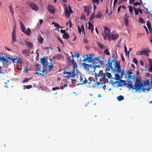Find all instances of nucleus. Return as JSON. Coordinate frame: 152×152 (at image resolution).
<instances>
[{"label":"nucleus","mask_w":152,"mask_h":152,"mask_svg":"<svg viewBox=\"0 0 152 152\" xmlns=\"http://www.w3.org/2000/svg\"><path fill=\"white\" fill-rule=\"evenodd\" d=\"M112 56L111 57L112 58H114L112 60H111V57H110L108 58V61L106 64V66L112 69L113 68L112 66V63H113V65L114 66V70L117 73L119 74H121V70L120 66L119 64H118L116 62V60L114 56L115 54H112Z\"/></svg>","instance_id":"1"},{"label":"nucleus","mask_w":152,"mask_h":152,"mask_svg":"<svg viewBox=\"0 0 152 152\" xmlns=\"http://www.w3.org/2000/svg\"><path fill=\"white\" fill-rule=\"evenodd\" d=\"M104 31L102 34L104 39L106 40L107 39L109 41L110 40L115 39L117 37L115 35L113 34L111 32L110 29L106 26L104 27Z\"/></svg>","instance_id":"2"},{"label":"nucleus","mask_w":152,"mask_h":152,"mask_svg":"<svg viewBox=\"0 0 152 152\" xmlns=\"http://www.w3.org/2000/svg\"><path fill=\"white\" fill-rule=\"evenodd\" d=\"M104 31L102 34L104 39L106 40L107 39L109 41L110 40L115 39L117 37L115 35L113 34L111 32L110 29L106 26L104 27Z\"/></svg>","instance_id":"3"},{"label":"nucleus","mask_w":152,"mask_h":152,"mask_svg":"<svg viewBox=\"0 0 152 152\" xmlns=\"http://www.w3.org/2000/svg\"><path fill=\"white\" fill-rule=\"evenodd\" d=\"M143 83L142 81H136L134 84V85H132L130 84H128V86L129 89L132 88L133 89H134L136 91H139L140 90L142 89V91H144L146 88H143ZM151 88H148L146 90L148 91L151 89Z\"/></svg>","instance_id":"4"},{"label":"nucleus","mask_w":152,"mask_h":152,"mask_svg":"<svg viewBox=\"0 0 152 152\" xmlns=\"http://www.w3.org/2000/svg\"><path fill=\"white\" fill-rule=\"evenodd\" d=\"M101 57L99 56H98L96 58H95L93 60L92 62V64H93V66L94 67H100V64L101 65H103L104 63L103 61H101L100 59Z\"/></svg>","instance_id":"5"},{"label":"nucleus","mask_w":152,"mask_h":152,"mask_svg":"<svg viewBox=\"0 0 152 152\" xmlns=\"http://www.w3.org/2000/svg\"><path fill=\"white\" fill-rule=\"evenodd\" d=\"M49 61L48 60L46 61L45 63V65H44L43 66L45 68V69L48 72L50 71L53 68V66L52 64V59L51 58H49Z\"/></svg>","instance_id":"6"},{"label":"nucleus","mask_w":152,"mask_h":152,"mask_svg":"<svg viewBox=\"0 0 152 152\" xmlns=\"http://www.w3.org/2000/svg\"><path fill=\"white\" fill-rule=\"evenodd\" d=\"M84 80L83 81V76L80 75L79 77L77 76V77L76 78V79L73 80V81H76L80 83V84H83L86 83L87 82V80L86 79V78L85 77H84Z\"/></svg>","instance_id":"7"},{"label":"nucleus","mask_w":152,"mask_h":152,"mask_svg":"<svg viewBox=\"0 0 152 152\" xmlns=\"http://www.w3.org/2000/svg\"><path fill=\"white\" fill-rule=\"evenodd\" d=\"M93 56H94V54H90L89 55H86L85 56H83V57L84 58L83 61H85L86 60L88 61L89 63H91L94 59V58H95L93 57Z\"/></svg>","instance_id":"8"},{"label":"nucleus","mask_w":152,"mask_h":152,"mask_svg":"<svg viewBox=\"0 0 152 152\" xmlns=\"http://www.w3.org/2000/svg\"><path fill=\"white\" fill-rule=\"evenodd\" d=\"M68 8L69 9L68 10L67 7L66 6L65 8V11L64 12L65 16L68 18L70 17V13H73V11L71 10L70 6V5H69Z\"/></svg>","instance_id":"9"},{"label":"nucleus","mask_w":152,"mask_h":152,"mask_svg":"<svg viewBox=\"0 0 152 152\" xmlns=\"http://www.w3.org/2000/svg\"><path fill=\"white\" fill-rule=\"evenodd\" d=\"M28 5L30 8L33 10L38 11L39 10L38 7L34 2L30 3Z\"/></svg>","instance_id":"10"},{"label":"nucleus","mask_w":152,"mask_h":152,"mask_svg":"<svg viewBox=\"0 0 152 152\" xmlns=\"http://www.w3.org/2000/svg\"><path fill=\"white\" fill-rule=\"evenodd\" d=\"M47 9L48 11L51 13H55V9L54 7L52 5H48V6Z\"/></svg>","instance_id":"11"},{"label":"nucleus","mask_w":152,"mask_h":152,"mask_svg":"<svg viewBox=\"0 0 152 152\" xmlns=\"http://www.w3.org/2000/svg\"><path fill=\"white\" fill-rule=\"evenodd\" d=\"M114 84H115V86L116 87H118L119 86H122L124 85V84L123 83V81L120 80L119 81H116L114 83Z\"/></svg>","instance_id":"12"},{"label":"nucleus","mask_w":152,"mask_h":152,"mask_svg":"<svg viewBox=\"0 0 152 152\" xmlns=\"http://www.w3.org/2000/svg\"><path fill=\"white\" fill-rule=\"evenodd\" d=\"M36 66L37 67V69H36V71L37 72H42L43 73H44V72L47 71L45 69H42L41 68V67L40 65L39 64H38Z\"/></svg>","instance_id":"13"},{"label":"nucleus","mask_w":152,"mask_h":152,"mask_svg":"<svg viewBox=\"0 0 152 152\" xmlns=\"http://www.w3.org/2000/svg\"><path fill=\"white\" fill-rule=\"evenodd\" d=\"M16 33L15 30V27L13 29L12 34V41L13 43H14L16 40Z\"/></svg>","instance_id":"14"},{"label":"nucleus","mask_w":152,"mask_h":152,"mask_svg":"<svg viewBox=\"0 0 152 152\" xmlns=\"http://www.w3.org/2000/svg\"><path fill=\"white\" fill-rule=\"evenodd\" d=\"M103 74L102 73V71H100L98 73H95V80H98V77H99L100 76L101 77H102L103 76Z\"/></svg>","instance_id":"15"},{"label":"nucleus","mask_w":152,"mask_h":152,"mask_svg":"<svg viewBox=\"0 0 152 152\" xmlns=\"http://www.w3.org/2000/svg\"><path fill=\"white\" fill-rule=\"evenodd\" d=\"M22 54H24L26 56H29L30 53V51L28 50H25L22 51Z\"/></svg>","instance_id":"16"},{"label":"nucleus","mask_w":152,"mask_h":152,"mask_svg":"<svg viewBox=\"0 0 152 152\" xmlns=\"http://www.w3.org/2000/svg\"><path fill=\"white\" fill-rule=\"evenodd\" d=\"M150 52V50H142L141 52L142 55H145L146 56H148L149 55L148 53Z\"/></svg>","instance_id":"17"},{"label":"nucleus","mask_w":152,"mask_h":152,"mask_svg":"<svg viewBox=\"0 0 152 152\" xmlns=\"http://www.w3.org/2000/svg\"><path fill=\"white\" fill-rule=\"evenodd\" d=\"M63 57V55L62 54L58 53L54 57V59H60L62 58Z\"/></svg>","instance_id":"18"},{"label":"nucleus","mask_w":152,"mask_h":152,"mask_svg":"<svg viewBox=\"0 0 152 152\" xmlns=\"http://www.w3.org/2000/svg\"><path fill=\"white\" fill-rule=\"evenodd\" d=\"M84 8L85 12L87 13V15L88 16L90 13L89 7L87 6H84Z\"/></svg>","instance_id":"19"},{"label":"nucleus","mask_w":152,"mask_h":152,"mask_svg":"<svg viewBox=\"0 0 152 152\" xmlns=\"http://www.w3.org/2000/svg\"><path fill=\"white\" fill-rule=\"evenodd\" d=\"M20 24V26L22 32L24 33L25 31L26 28L23 25V23L21 21H19Z\"/></svg>","instance_id":"20"},{"label":"nucleus","mask_w":152,"mask_h":152,"mask_svg":"<svg viewBox=\"0 0 152 152\" xmlns=\"http://www.w3.org/2000/svg\"><path fill=\"white\" fill-rule=\"evenodd\" d=\"M83 65L85 69H86V70H89V68L90 67V65L87 64L85 63H84L83 64Z\"/></svg>","instance_id":"21"},{"label":"nucleus","mask_w":152,"mask_h":152,"mask_svg":"<svg viewBox=\"0 0 152 152\" xmlns=\"http://www.w3.org/2000/svg\"><path fill=\"white\" fill-rule=\"evenodd\" d=\"M31 32V30L29 28H28L26 30H25V31L24 33L28 36H29Z\"/></svg>","instance_id":"22"},{"label":"nucleus","mask_w":152,"mask_h":152,"mask_svg":"<svg viewBox=\"0 0 152 152\" xmlns=\"http://www.w3.org/2000/svg\"><path fill=\"white\" fill-rule=\"evenodd\" d=\"M88 29L90 30L91 29V31L92 32V31L94 30L93 26L91 24V23L90 22H89L88 23Z\"/></svg>","instance_id":"23"},{"label":"nucleus","mask_w":152,"mask_h":152,"mask_svg":"<svg viewBox=\"0 0 152 152\" xmlns=\"http://www.w3.org/2000/svg\"><path fill=\"white\" fill-rule=\"evenodd\" d=\"M25 45L30 48H32L33 46V45L31 43L27 42H26Z\"/></svg>","instance_id":"24"},{"label":"nucleus","mask_w":152,"mask_h":152,"mask_svg":"<svg viewBox=\"0 0 152 152\" xmlns=\"http://www.w3.org/2000/svg\"><path fill=\"white\" fill-rule=\"evenodd\" d=\"M71 63H72V64L73 65V68L75 69L77 67V63L74 59L72 60V61Z\"/></svg>","instance_id":"25"},{"label":"nucleus","mask_w":152,"mask_h":152,"mask_svg":"<svg viewBox=\"0 0 152 152\" xmlns=\"http://www.w3.org/2000/svg\"><path fill=\"white\" fill-rule=\"evenodd\" d=\"M105 76H106L108 78H110L111 77V75L110 73L108 72H106L105 75L103 77V78L104 79H105Z\"/></svg>","instance_id":"26"},{"label":"nucleus","mask_w":152,"mask_h":152,"mask_svg":"<svg viewBox=\"0 0 152 152\" xmlns=\"http://www.w3.org/2000/svg\"><path fill=\"white\" fill-rule=\"evenodd\" d=\"M38 39L40 44L42 43L44 39L42 37L41 35H40L39 37H38Z\"/></svg>","instance_id":"27"},{"label":"nucleus","mask_w":152,"mask_h":152,"mask_svg":"<svg viewBox=\"0 0 152 152\" xmlns=\"http://www.w3.org/2000/svg\"><path fill=\"white\" fill-rule=\"evenodd\" d=\"M8 57L7 56L6 58H5L4 56H2V58L1 61L4 62L6 61L8 62L9 61V58H8Z\"/></svg>","instance_id":"28"},{"label":"nucleus","mask_w":152,"mask_h":152,"mask_svg":"<svg viewBox=\"0 0 152 152\" xmlns=\"http://www.w3.org/2000/svg\"><path fill=\"white\" fill-rule=\"evenodd\" d=\"M102 15V14L101 13L100 11H99L98 12L97 14L95 15V17L96 18H101Z\"/></svg>","instance_id":"29"},{"label":"nucleus","mask_w":152,"mask_h":152,"mask_svg":"<svg viewBox=\"0 0 152 152\" xmlns=\"http://www.w3.org/2000/svg\"><path fill=\"white\" fill-rule=\"evenodd\" d=\"M63 37L64 39H68L69 37V35L67 33H66L63 35Z\"/></svg>","instance_id":"30"},{"label":"nucleus","mask_w":152,"mask_h":152,"mask_svg":"<svg viewBox=\"0 0 152 152\" xmlns=\"http://www.w3.org/2000/svg\"><path fill=\"white\" fill-rule=\"evenodd\" d=\"M41 64H42L43 66L44 65H45V63L46 62L45 59L44 57H43L41 58Z\"/></svg>","instance_id":"31"},{"label":"nucleus","mask_w":152,"mask_h":152,"mask_svg":"<svg viewBox=\"0 0 152 152\" xmlns=\"http://www.w3.org/2000/svg\"><path fill=\"white\" fill-rule=\"evenodd\" d=\"M117 98L119 101H121L124 99V97L123 96L120 95L117 97Z\"/></svg>","instance_id":"32"},{"label":"nucleus","mask_w":152,"mask_h":152,"mask_svg":"<svg viewBox=\"0 0 152 152\" xmlns=\"http://www.w3.org/2000/svg\"><path fill=\"white\" fill-rule=\"evenodd\" d=\"M8 58H9V59H10L13 62L15 63L16 62H17V63H18L19 62L18 60H17L15 58H12L10 57H8Z\"/></svg>","instance_id":"33"},{"label":"nucleus","mask_w":152,"mask_h":152,"mask_svg":"<svg viewBox=\"0 0 152 152\" xmlns=\"http://www.w3.org/2000/svg\"><path fill=\"white\" fill-rule=\"evenodd\" d=\"M68 74L70 75V76H73V77L76 76L75 72L73 71H72L70 72H68Z\"/></svg>","instance_id":"34"},{"label":"nucleus","mask_w":152,"mask_h":152,"mask_svg":"<svg viewBox=\"0 0 152 152\" xmlns=\"http://www.w3.org/2000/svg\"><path fill=\"white\" fill-rule=\"evenodd\" d=\"M133 8L134 11V13L135 15H138L139 14V11H138V8L137 9H136V8L134 7H133Z\"/></svg>","instance_id":"35"},{"label":"nucleus","mask_w":152,"mask_h":152,"mask_svg":"<svg viewBox=\"0 0 152 152\" xmlns=\"http://www.w3.org/2000/svg\"><path fill=\"white\" fill-rule=\"evenodd\" d=\"M23 89H25L26 88H27L28 89H30L31 88H32V86L31 85H28L26 86H23Z\"/></svg>","instance_id":"36"},{"label":"nucleus","mask_w":152,"mask_h":152,"mask_svg":"<svg viewBox=\"0 0 152 152\" xmlns=\"http://www.w3.org/2000/svg\"><path fill=\"white\" fill-rule=\"evenodd\" d=\"M124 21L125 25L127 26H129V21L128 19L124 20Z\"/></svg>","instance_id":"37"},{"label":"nucleus","mask_w":152,"mask_h":152,"mask_svg":"<svg viewBox=\"0 0 152 152\" xmlns=\"http://www.w3.org/2000/svg\"><path fill=\"white\" fill-rule=\"evenodd\" d=\"M53 23L54 24V26L56 27H57L58 28H59L61 27V26L58 23H55L54 22H53L52 23V24Z\"/></svg>","instance_id":"38"},{"label":"nucleus","mask_w":152,"mask_h":152,"mask_svg":"<svg viewBox=\"0 0 152 152\" xmlns=\"http://www.w3.org/2000/svg\"><path fill=\"white\" fill-rule=\"evenodd\" d=\"M97 45L101 49L103 48L104 47V45L102 44H101L99 42H98L97 43Z\"/></svg>","instance_id":"39"},{"label":"nucleus","mask_w":152,"mask_h":152,"mask_svg":"<svg viewBox=\"0 0 152 152\" xmlns=\"http://www.w3.org/2000/svg\"><path fill=\"white\" fill-rule=\"evenodd\" d=\"M94 13H92L91 15L90 18V20L91 21L93 19L94 16Z\"/></svg>","instance_id":"40"},{"label":"nucleus","mask_w":152,"mask_h":152,"mask_svg":"<svg viewBox=\"0 0 152 152\" xmlns=\"http://www.w3.org/2000/svg\"><path fill=\"white\" fill-rule=\"evenodd\" d=\"M100 0H92V3H96V5H98L99 3Z\"/></svg>","instance_id":"41"},{"label":"nucleus","mask_w":152,"mask_h":152,"mask_svg":"<svg viewBox=\"0 0 152 152\" xmlns=\"http://www.w3.org/2000/svg\"><path fill=\"white\" fill-rule=\"evenodd\" d=\"M104 53L107 55H109L110 54V53L108 51L107 49H106L104 51Z\"/></svg>","instance_id":"42"},{"label":"nucleus","mask_w":152,"mask_h":152,"mask_svg":"<svg viewBox=\"0 0 152 152\" xmlns=\"http://www.w3.org/2000/svg\"><path fill=\"white\" fill-rule=\"evenodd\" d=\"M128 8L129 9V12L131 13L133 11V9L132 7L131 6H128Z\"/></svg>","instance_id":"43"},{"label":"nucleus","mask_w":152,"mask_h":152,"mask_svg":"<svg viewBox=\"0 0 152 152\" xmlns=\"http://www.w3.org/2000/svg\"><path fill=\"white\" fill-rule=\"evenodd\" d=\"M139 22L142 23H145V21L141 18H140L139 19Z\"/></svg>","instance_id":"44"},{"label":"nucleus","mask_w":152,"mask_h":152,"mask_svg":"<svg viewBox=\"0 0 152 152\" xmlns=\"http://www.w3.org/2000/svg\"><path fill=\"white\" fill-rule=\"evenodd\" d=\"M47 73H48V71H47L46 73H45V74H42V73H40L36 72L35 74H37V75H43L45 76H47Z\"/></svg>","instance_id":"45"},{"label":"nucleus","mask_w":152,"mask_h":152,"mask_svg":"<svg viewBox=\"0 0 152 152\" xmlns=\"http://www.w3.org/2000/svg\"><path fill=\"white\" fill-rule=\"evenodd\" d=\"M74 56L75 57H77V58H79L80 56L79 53H78L77 52L76 53H75L74 54Z\"/></svg>","instance_id":"46"},{"label":"nucleus","mask_w":152,"mask_h":152,"mask_svg":"<svg viewBox=\"0 0 152 152\" xmlns=\"http://www.w3.org/2000/svg\"><path fill=\"white\" fill-rule=\"evenodd\" d=\"M119 75L118 74H116L115 75V78L116 80H119L120 78Z\"/></svg>","instance_id":"47"},{"label":"nucleus","mask_w":152,"mask_h":152,"mask_svg":"<svg viewBox=\"0 0 152 152\" xmlns=\"http://www.w3.org/2000/svg\"><path fill=\"white\" fill-rule=\"evenodd\" d=\"M31 78H26L22 81L23 83H26L28 82Z\"/></svg>","instance_id":"48"},{"label":"nucleus","mask_w":152,"mask_h":152,"mask_svg":"<svg viewBox=\"0 0 152 152\" xmlns=\"http://www.w3.org/2000/svg\"><path fill=\"white\" fill-rule=\"evenodd\" d=\"M133 4L134 6H136L137 5H139L140 4V3L138 2H136L134 3H133Z\"/></svg>","instance_id":"49"},{"label":"nucleus","mask_w":152,"mask_h":152,"mask_svg":"<svg viewBox=\"0 0 152 152\" xmlns=\"http://www.w3.org/2000/svg\"><path fill=\"white\" fill-rule=\"evenodd\" d=\"M68 23L69 24V27L71 28L72 27V22L71 21H69L68 23H67L66 25H67Z\"/></svg>","instance_id":"50"},{"label":"nucleus","mask_w":152,"mask_h":152,"mask_svg":"<svg viewBox=\"0 0 152 152\" xmlns=\"http://www.w3.org/2000/svg\"><path fill=\"white\" fill-rule=\"evenodd\" d=\"M133 62L136 64H137V59L135 58H133Z\"/></svg>","instance_id":"51"},{"label":"nucleus","mask_w":152,"mask_h":152,"mask_svg":"<svg viewBox=\"0 0 152 152\" xmlns=\"http://www.w3.org/2000/svg\"><path fill=\"white\" fill-rule=\"evenodd\" d=\"M148 70L149 72H152V64L150 65V68H149Z\"/></svg>","instance_id":"52"},{"label":"nucleus","mask_w":152,"mask_h":152,"mask_svg":"<svg viewBox=\"0 0 152 152\" xmlns=\"http://www.w3.org/2000/svg\"><path fill=\"white\" fill-rule=\"evenodd\" d=\"M129 17V16L127 15L126 14L124 18V20L128 19V18Z\"/></svg>","instance_id":"53"},{"label":"nucleus","mask_w":152,"mask_h":152,"mask_svg":"<svg viewBox=\"0 0 152 152\" xmlns=\"http://www.w3.org/2000/svg\"><path fill=\"white\" fill-rule=\"evenodd\" d=\"M59 89H60L59 87H55L53 88H52V90L53 91H55V90H56Z\"/></svg>","instance_id":"54"},{"label":"nucleus","mask_w":152,"mask_h":152,"mask_svg":"<svg viewBox=\"0 0 152 152\" xmlns=\"http://www.w3.org/2000/svg\"><path fill=\"white\" fill-rule=\"evenodd\" d=\"M146 25L148 27L151 26V25L150 22L149 21H147L146 23Z\"/></svg>","instance_id":"55"},{"label":"nucleus","mask_w":152,"mask_h":152,"mask_svg":"<svg viewBox=\"0 0 152 152\" xmlns=\"http://www.w3.org/2000/svg\"><path fill=\"white\" fill-rule=\"evenodd\" d=\"M93 4V6H94V11L96 9V7L95 4H96V3H92Z\"/></svg>","instance_id":"56"},{"label":"nucleus","mask_w":152,"mask_h":152,"mask_svg":"<svg viewBox=\"0 0 152 152\" xmlns=\"http://www.w3.org/2000/svg\"><path fill=\"white\" fill-rule=\"evenodd\" d=\"M135 1V0H129V3L130 4H132L134 3Z\"/></svg>","instance_id":"57"},{"label":"nucleus","mask_w":152,"mask_h":152,"mask_svg":"<svg viewBox=\"0 0 152 152\" xmlns=\"http://www.w3.org/2000/svg\"><path fill=\"white\" fill-rule=\"evenodd\" d=\"M138 11H139V12L140 14H142V9H141L140 8H138Z\"/></svg>","instance_id":"58"},{"label":"nucleus","mask_w":152,"mask_h":152,"mask_svg":"<svg viewBox=\"0 0 152 152\" xmlns=\"http://www.w3.org/2000/svg\"><path fill=\"white\" fill-rule=\"evenodd\" d=\"M141 52H142V51H137L136 52V54L138 55H142Z\"/></svg>","instance_id":"59"},{"label":"nucleus","mask_w":152,"mask_h":152,"mask_svg":"<svg viewBox=\"0 0 152 152\" xmlns=\"http://www.w3.org/2000/svg\"><path fill=\"white\" fill-rule=\"evenodd\" d=\"M66 77L67 78V79H69L71 77H73V76H70V75H67L66 76Z\"/></svg>","instance_id":"60"},{"label":"nucleus","mask_w":152,"mask_h":152,"mask_svg":"<svg viewBox=\"0 0 152 152\" xmlns=\"http://www.w3.org/2000/svg\"><path fill=\"white\" fill-rule=\"evenodd\" d=\"M78 32L80 33V34H81L82 29H81V28L79 26H78Z\"/></svg>","instance_id":"61"},{"label":"nucleus","mask_w":152,"mask_h":152,"mask_svg":"<svg viewBox=\"0 0 152 152\" xmlns=\"http://www.w3.org/2000/svg\"><path fill=\"white\" fill-rule=\"evenodd\" d=\"M60 31L61 33H63L64 34L66 33V30H65L61 29Z\"/></svg>","instance_id":"62"},{"label":"nucleus","mask_w":152,"mask_h":152,"mask_svg":"<svg viewBox=\"0 0 152 152\" xmlns=\"http://www.w3.org/2000/svg\"><path fill=\"white\" fill-rule=\"evenodd\" d=\"M81 29L82 30V33H83V32L84 31V25H82L81 26Z\"/></svg>","instance_id":"63"},{"label":"nucleus","mask_w":152,"mask_h":152,"mask_svg":"<svg viewBox=\"0 0 152 152\" xmlns=\"http://www.w3.org/2000/svg\"><path fill=\"white\" fill-rule=\"evenodd\" d=\"M148 61L149 62V63L150 64V65L151 64H152V59L151 58H149L148 59Z\"/></svg>","instance_id":"64"}]
</instances>
